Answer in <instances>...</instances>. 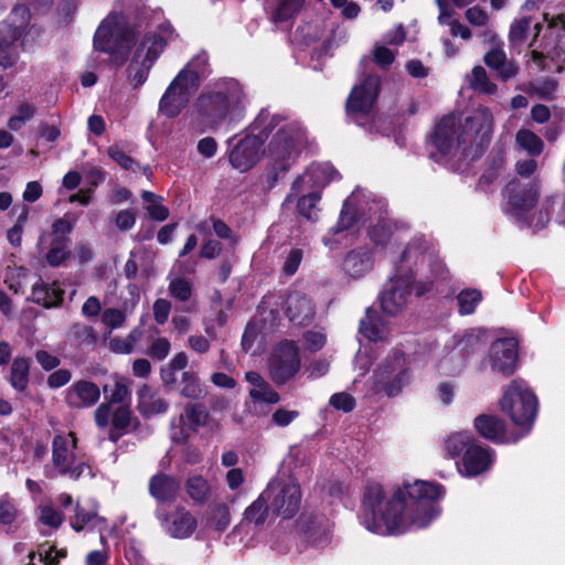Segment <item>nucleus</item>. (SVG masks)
Wrapping results in <instances>:
<instances>
[{
    "label": "nucleus",
    "mask_w": 565,
    "mask_h": 565,
    "mask_svg": "<svg viewBox=\"0 0 565 565\" xmlns=\"http://www.w3.org/2000/svg\"><path fill=\"white\" fill-rule=\"evenodd\" d=\"M493 126V115L487 107H478L460 125L455 116H446L436 125L430 138L436 149L431 156L440 159L461 149L466 157H478L489 145Z\"/></svg>",
    "instance_id": "nucleus-4"
},
{
    "label": "nucleus",
    "mask_w": 565,
    "mask_h": 565,
    "mask_svg": "<svg viewBox=\"0 0 565 565\" xmlns=\"http://www.w3.org/2000/svg\"><path fill=\"white\" fill-rule=\"evenodd\" d=\"M132 414L128 406L122 405L115 409L111 416V426L117 429L129 430L131 425Z\"/></svg>",
    "instance_id": "nucleus-54"
},
{
    "label": "nucleus",
    "mask_w": 565,
    "mask_h": 565,
    "mask_svg": "<svg viewBox=\"0 0 565 565\" xmlns=\"http://www.w3.org/2000/svg\"><path fill=\"white\" fill-rule=\"evenodd\" d=\"M68 252L64 242H57L46 255V260L52 266L61 265L67 257Z\"/></svg>",
    "instance_id": "nucleus-64"
},
{
    "label": "nucleus",
    "mask_w": 565,
    "mask_h": 565,
    "mask_svg": "<svg viewBox=\"0 0 565 565\" xmlns=\"http://www.w3.org/2000/svg\"><path fill=\"white\" fill-rule=\"evenodd\" d=\"M515 141L520 148L531 156H539L544 148L543 140L530 129H520L516 132Z\"/></svg>",
    "instance_id": "nucleus-40"
},
{
    "label": "nucleus",
    "mask_w": 565,
    "mask_h": 565,
    "mask_svg": "<svg viewBox=\"0 0 565 565\" xmlns=\"http://www.w3.org/2000/svg\"><path fill=\"white\" fill-rule=\"evenodd\" d=\"M466 365V355H443L437 367L440 374L455 376L460 374Z\"/></svg>",
    "instance_id": "nucleus-42"
},
{
    "label": "nucleus",
    "mask_w": 565,
    "mask_h": 565,
    "mask_svg": "<svg viewBox=\"0 0 565 565\" xmlns=\"http://www.w3.org/2000/svg\"><path fill=\"white\" fill-rule=\"evenodd\" d=\"M96 518L97 514L95 512L86 511L79 504H77L75 509V516L72 520L71 525L76 532H81Z\"/></svg>",
    "instance_id": "nucleus-59"
},
{
    "label": "nucleus",
    "mask_w": 565,
    "mask_h": 565,
    "mask_svg": "<svg viewBox=\"0 0 565 565\" xmlns=\"http://www.w3.org/2000/svg\"><path fill=\"white\" fill-rule=\"evenodd\" d=\"M539 188L536 181L525 184L519 181L510 182L507 185L505 194L511 209L515 212H523L533 207L537 201Z\"/></svg>",
    "instance_id": "nucleus-17"
},
{
    "label": "nucleus",
    "mask_w": 565,
    "mask_h": 565,
    "mask_svg": "<svg viewBox=\"0 0 565 565\" xmlns=\"http://www.w3.org/2000/svg\"><path fill=\"white\" fill-rule=\"evenodd\" d=\"M300 366L299 355H270L268 360L270 377L278 385L292 379L299 372Z\"/></svg>",
    "instance_id": "nucleus-23"
},
{
    "label": "nucleus",
    "mask_w": 565,
    "mask_h": 565,
    "mask_svg": "<svg viewBox=\"0 0 565 565\" xmlns=\"http://www.w3.org/2000/svg\"><path fill=\"white\" fill-rule=\"evenodd\" d=\"M148 488L150 495L159 503L158 507H162L177 500L181 483L174 476L159 472L150 478Z\"/></svg>",
    "instance_id": "nucleus-19"
},
{
    "label": "nucleus",
    "mask_w": 565,
    "mask_h": 565,
    "mask_svg": "<svg viewBox=\"0 0 565 565\" xmlns=\"http://www.w3.org/2000/svg\"><path fill=\"white\" fill-rule=\"evenodd\" d=\"M477 433L494 444L515 443L519 437L510 438L505 434V423L494 415L481 414L473 420Z\"/></svg>",
    "instance_id": "nucleus-20"
},
{
    "label": "nucleus",
    "mask_w": 565,
    "mask_h": 565,
    "mask_svg": "<svg viewBox=\"0 0 565 565\" xmlns=\"http://www.w3.org/2000/svg\"><path fill=\"white\" fill-rule=\"evenodd\" d=\"M327 343V335L319 330L308 331L303 335L302 345L299 347L294 340H284L279 342L277 353H298L300 350L311 352L320 351Z\"/></svg>",
    "instance_id": "nucleus-27"
},
{
    "label": "nucleus",
    "mask_w": 565,
    "mask_h": 565,
    "mask_svg": "<svg viewBox=\"0 0 565 565\" xmlns=\"http://www.w3.org/2000/svg\"><path fill=\"white\" fill-rule=\"evenodd\" d=\"M329 404L337 411L350 413L354 409L356 403L355 398L351 394L347 392H340L331 395Z\"/></svg>",
    "instance_id": "nucleus-52"
},
{
    "label": "nucleus",
    "mask_w": 565,
    "mask_h": 565,
    "mask_svg": "<svg viewBox=\"0 0 565 565\" xmlns=\"http://www.w3.org/2000/svg\"><path fill=\"white\" fill-rule=\"evenodd\" d=\"M337 177V171L329 163H316L310 166L291 186L292 192H307L321 190Z\"/></svg>",
    "instance_id": "nucleus-14"
},
{
    "label": "nucleus",
    "mask_w": 565,
    "mask_h": 565,
    "mask_svg": "<svg viewBox=\"0 0 565 565\" xmlns=\"http://www.w3.org/2000/svg\"><path fill=\"white\" fill-rule=\"evenodd\" d=\"M520 349V341L515 335L499 338L492 343L495 353H515Z\"/></svg>",
    "instance_id": "nucleus-57"
},
{
    "label": "nucleus",
    "mask_w": 565,
    "mask_h": 565,
    "mask_svg": "<svg viewBox=\"0 0 565 565\" xmlns=\"http://www.w3.org/2000/svg\"><path fill=\"white\" fill-rule=\"evenodd\" d=\"M531 20L529 18H521L513 21L510 28V40L512 42H522L526 38L527 30L530 29Z\"/></svg>",
    "instance_id": "nucleus-60"
},
{
    "label": "nucleus",
    "mask_w": 565,
    "mask_h": 565,
    "mask_svg": "<svg viewBox=\"0 0 565 565\" xmlns=\"http://www.w3.org/2000/svg\"><path fill=\"white\" fill-rule=\"evenodd\" d=\"M126 321V315L122 310L116 308H108L102 313V322L110 331L124 326Z\"/></svg>",
    "instance_id": "nucleus-53"
},
{
    "label": "nucleus",
    "mask_w": 565,
    "mask_h": 565,
    "mask_svg": "<svg viewBox=\"0 0 565 565\" xmlns=\"http://www.w3.org/2000/svg\"><path fill=\"white\" fill-rule=\"evenodd\" d=\"M477 439L471 431L463 430L449 435L445 440V449L451 458H456L460 455L463 456L465 451L477 445Z\"/></svg>",
    "instance_id": "nucleus-33"
},
{
    "label": "nucleus",
    "mask_w": 565,
    "mask_h": 565,
    "mask_svg": "<svg viewBox=\"0 0 565 565\" xmlns=\"http://www.w3.org/2000/svg\"><path fill=\"white\" fill-rule=\"evenodd\" d=\"M156 518L166 533L174 539L190 537L198 526L196 519L183 507H178L171 514L163 507H158Z\"/></svg>",
    "instance_id": "nucleus-13"
},
{
    "label": "nucleus",
    "mask_w": 565,
    "mask_h": 565,
    "mask_svg": "<svg viewBox=\"0 0 565 565\" xmlns=\"http://www.w3.org/2000/svg\"><path fill=\"white\" fill-rule=\"evenodd\" d=\"M456 345L454 349L459 351L480 350L488 341V331L484 329H469L463 333L455 335Z\"/></svg>",
    "instance_id": "nucleus-32"
},
{
    "label": "nucleus",
    "mask_w": 565,
    "mask_h": 565,
    "mask_svg": "<svg viewBox=\"0 0 565 565\" xmlns=\"http://www.w3.org/2000/svg\"><path fill=\"white\" fill-rule=\"evenodd\" d=\"M210 226L213 227L215 234L221 238H230L231 237V228L221 220L210 218L198 225V231L205 232Z\"/></svg>",
    "instance_id": "nucleus-62"
},
{
    "label": "nucleus",
    "mask_w": 565,
    "mask_h": 565,
    "mask_svg": "<svg viewBox=\"0 0 565 565\" xmlns=\"http://www.w3.org/2000/svg\"><path fill=\"white\" fill-rule=\"evenodd\" d=\"M292 194H302L297 203L298 212L310 221H316L318 217V209L317 204L320 201V194L318 191H307V192H292Z\"/></svg>",
    "instance_id": "nucleus-37"
},
{
    "label": "nucleus",
    "mask_w": 565,
    "mask_h": 565,
    "mask_svg": "<svg viewBox=\"0 0 565 565\" xmlns=\"http://www.w3.org/2000/svg\"><path fill=\"white\" fill-rule=\"evenodd\" d=\"M435 2L439 9L438 22L440 24L449 25L452 36L469 40L471 38V31L465 24L452 19L454 11L447 0H435Z\"/></svg>",
    "instance_id": "nucleus-30"
},
{
    "label": "nucleus",
    "mask_w": 565,
    "mask_h": 565,
    "mask_svg": "<svg viewBox=\"0 0 565 565\" xmlns=\"http://www.w3.org/2000/svg\"><path fill=\"white\" fill-rule=\"evenodd\" d=\"M360 332L371 342H381L387 340L390 329L383 318L369 309L365 318L361 320Z\"/></svg>",
    "instance_id": "nucleus-28"
},
{
    "label": "nucleus",
    "mask_w": 565,
    "mask_h": 565,
    "mask_svg": "<svg viewBox=\"0 0 565 565\" xmlns=\"http://www.w3.org/2000/svg\"><path fill=\"white\" fill-rule=\"evenodd\" d=\"M419 264H428L436 279L447 278V269L443 262L435 257L429 243L423 237H415L401 254L399 263L395 264L394 275L381 295V306L386 313H398L412 291L419 296L431 288V282L420 285L414 281L412 266Z\"/></svg>",
    "instance_id": "nucleus-3"
},
{
    "label": "nucleus",
    "mask_w": 565,
    "mask_h": 565,
    "mask_svg": "<svg viewBox=\"0 0 565 565\" xmlns=\"http://www.w3.org/2000/svg\"><path fill=\"white\" fill-rule=\"evenodd\" d=\"M18 518V509L9 499H0V524L11 525Z\"/></svg>",
    "instance_id": "nucleus-58"
},
{
    "label": "nucleus",
    "mask_w": 565,
    "mask_h": 565,
    "mask_svg": "<svg viewBox=\"0 0 565 565\" xmlns=\"http://www.w3.org/2000/svg\"><path fill=\"white\" fill-rule=\"evenodd\" d=\"M286 312L291 322L305 324L311 321L315 315V305L308 296L295 291L286 300Z\"/></svg>",
    "instance_id": "nucleus-24"
},
{
    "label": "nucleus",
    "mask_w": 565,
    "mask_h": 565,
    "mask_svg": "<svg viewBox=\"0 0 565 565\" xmlns=\"http://www.w3.org/2000/svg\"><path fill=\"white\" fill-rule=\"evenodd\" d=\"M457 300L460 315H471L481 300V294L477 289L462 290Z\"/></svg>",
    "instance_id": "nucleus-46"
},
{
    "label": "nucleus",
    "mask_w": 565,
    "mask_h": 565,
    "mask_svg": "<svg viewBox=\"0 0 565 565\" xmlns=\"http://www.w3.org/2000/svg\"><path fill=\"white\" fill-rule=\"evenodd\" d=\"M30 363L23 358H17L11 365L10 384L18 392H23L29 383Z\"/></svg>",
    "instance_id": "nucleus-36"
},
{
    "label": "nucleus",
    "mask_w": 565,
    "mask_h": 565,
    "mask_svg": "<svg viewBox=\"0 0 565 565\" xmlns=\"http://www.w3.org/2000/svg\"><path fill=\"white\" fill-rule=\"evenodd\" d=\"M303 6V0H281L279 7L275 11V20L284 21L298 13Z\"/></svg>",
    "instance_id": "nucleus-50"
},
{
    "label": "nucleus",
    "mask_w": 565,
    "mask_h": 565,
    "mask_svg": "<svg viewBox=\"0 0 565 565\" xmlns=\"http://www.w3.org/2000/svg\"><path fill=\"white\" fill-rule=\"evenodd\" d=\"M36 107L30 102L18 105L15 114L9 117L7 126L11 131L21 130L35 115Z\"/></svg>",
    "instance_id": "nucleus-39"
},
{
    "label": "nucleus",
    "mask_w": 565,
    "mask_h": 565,
    "mask_svg": "<svg viewBox=\"0 0 565 565\" xmlns=\"http://www.w3.org/2000/svg\"><path fill=\"white\" fill-rule=\"evenodd\" d=\"M299 417L298 411H288L285 408H278L274 412L271 416V422L274 425L279 427H286L291 424L295 419Z\"/></svg>",
    "instance_id": "nucleus-63"
},
{
    "label": "nucleus",
    "mask_w": 565,
    "mask_h": 565,
    "mask_svg": "<svg viewBox=\"0 0 565 565\" xmlns=\"http://www.w3.org/2000/svg\"><path fill=\"white\" fill-rule=\"evenodd\" d=\"M380 78L367 76L364 82L355 86L348 98L347 108L350 114L369 113L377 97Z\"/></svg>",
    "instance_id": "nucleus-16"
},
{
    "label": "nucleus",
    "mask_w": 565,
    "mask_h": 565,
    "mask_svg": "<svg viewBox=\"0 0 565 565\" xmlns=\"http://www.w3.org/2000/svg\"><path fill=\"white\" fill-rule=\"evenodd\" d=\"M409 382L408 367L404 355H388L374 374V390L387 396L398 395Z\"/></svg>",
    "instance_id": "nucleus-12"
},
{
    "label": "nucleus",
    "mask_w": 565,
    "mask_h": 565,
    "mask_svg": "<svg viewBox=\"0 0 565 565\" xmlns=\"http://www.w3.org/2000/svg\"><path fill=\"white\" fill-rule=\"evenodd\" d=\"M182 382L183 387L181 390V394L183 396L189 398H199L202 395L203 390L201 388L198 379L193 374L183 371Z\"/></svg>",
    "instance_id": "nucleus-51"
},
{
    "label": "nucleus",
    "mask_w": 565,
    "mask_h": 565,
    "mask_svg": "<svg viewBox=\"0 0 565 565\" xmlns=\"http://www.w3.org/2000/svg\"><path fill=\"white\" fill-rule=\"evenodd\" d=\"M25 278V268L8 266L4 276V282L8 285L9 289L13 290L14 292H18L23 287Z\"/></svg>",
    "instance_id": "nucleus-49"
},
{
    "label": "nucleus",
    "mask_w": 565,
    "mask_h": 565,
    "mask_svg": "<svg viewBox=\"0 0 565 565\" xmlns=\"http://www.w3.org/2000/svg\"><path fill=\"white\" fill-rule=\"evenodd\" d=\"M73 335L75 338V341L78 343V345L82 349L85 350H93L96 342H97V333L96 331L88 326L84 324H76L73 328Z\"/></svg>",
    "instance_id": "nucleus-45"
},
{
    "label": "nucleus",
    "mask_w": 565,
    "mask_h": 565,
    "mask_svg": "<svg viewBox=\"0 0 565 565\" xmlns=\"http://www.w3.org/2000/svg\"><path fill=\"white\" fill-rule=\"evenodd\" d=\"M243 102V92L239 84L230 81L224 88L202 94L196 100L199 111L213 121L221 120L230 111L239 107Z\"/></svg>",
    "instance_id": "nucleus-10"
},
{
    "label": "nucleus",
    "mask_w": 565,
    "mask_h": 565,
    "mask_svg": "<svg viewBox=\"0 0 565 565\" xmlns=\"http://www.w3.org/2000/svg\"><path fill=\"white\" fill-rule=\"evenodd\" d=\"M77 439L74 433L55 435L52 441V462L58 473L72 480L84 476H93L92 468L86 461L76 462L75 450Z\"/></svg>",
    "instance_id": "nucleus-8"
},
{
    "label": "nucleus",
    "mask_w": 565,
    "mask_h": 565,
    "mask_svg": "<svg viewBox=\"0 0 565 565\" xmlns=\"http://www.w3.org/2000/svg\"><path fill=\"white\" fill-rule=\"evenodd\" d=\"M264 339L259 329L254 323H248L242 338V347L244 351H253L254 353L264 351Z\"/></svg>",
    "instance_id": "nucleus-43"
},
{
    "label": "nucleus",
    "mask_w": 565,
    "mask_h": 565,
    "mask_svg": "<svg viewBox=\"0 0 565 565\" xmlns=\"http://www.w3.org/2000/svg\"><path fill=\"white\" fill-rule=\"evenodd\" d=\"M174 38V30L170 23L160 24L157 30L138 36L136 29L122 14L110 13L95 32L94 47L108 54L110 62L116 66L124 65L131 54L128 79L134 88H138L146 83L167 43Z\"/></svg>",
    "instance_id": "nucleus-2"
},
{
    "label": "nucleus",
    "mask_w": 565,
    "mask_h": 565,
    "mask_svg": "<svg viewBox=\"0 0 565 565\" xmlns=\"http://www.w3.org/2000/svg\"><path fill=\"white\" fill-rule=\"evenodd\" d=\"M146 203V211L150 218L162 222L168 218L169 210L162 204V198L150 191L141 194Z\"/></svg>",
    "instance_id": "nucleus-41"
},
{
    "label": "nucleus",
    "mask_w": 565,
    "mask_h": 565,
    "mask_svg": "<svg viewBox=\"0 0 565 565\" xmlns=\"http://www.w3.org/2000/svg\"><path fill=\"white\" fill-rule=\"evenodd\" d=\"M539 402L535 394L523 383L512 382L502 399L501 408L509 413L511 420L527 433L537 414Z\"/></svg>",
    "instance_id": "nucleus-7"
},
{
    "label": "nucleus",
    "mask_w": 565,
    "mask_h": 565,
    "mask_svg": "<svg viewBox=\"0 0 565 565\" xmlns=\"http://www.w3.org/2000/svg\"><path fill=\"white\" fill-rule=\"evenodd\" d=\"M63 295L64 290L60 282L49 284L39 279L32 286L31 299L39 305L50 308L58 306L63 300Z\"/></svg>",
    "instance_id": "nucleus-26"
},
{
    "label": "nucleus",
    "mask_w": 565,
    "mask_h": 565,
    "mask_svg": "<svg viewBox=\"0 0 565 565\" xmlns=\"http://www.w3.org/2000/svg\"><path fill=\"white\" fill-rule=\"evenodd\" d=\"M269 511V503L263 491L259 497L249 507L246 508L244 518L248 523H253L254 525L258 526L265 523Z\"/></svg>",
    "instance_id": "nucleus-35"
},
{
    "label": "nucleus",
    "mask_w": 565,
    "mask_h": 565,
    "mask_svg": "<svg viewBox=\"0 0 565 565\" xmlns=\"http://www.w3.org/2000/svg\"><path fill=\"white\" fill-rule=\"evenodd\" d=\"M443 495L441 486L416 480L404 483L387 501L383 487L371 483L364 489L360 520L379 535L399 534L411 526L424 529L438 514L435 501Z\"/></svg>",
    "instance_id": "nucleus-1"
},
{
    "label": "nucleus",
    "mask_w": 565,
    "mask_h": 565,
    "mask_svg": "<svg viewBox=\"0 0 565 565\" xmlns=\"http://www.w3.org/2000/svg\"><path fill=\"white\" fill-rule=\"evenodd\" d=\"M298 527L311 545L323 547L330 542L331 532L327 520L313 515H301Z\"/></svg>",
    "instance_id": "nucleus-22"
},
{
    "label": "nucleus",
    "mask_w": 565,
    "mask_h": 565,
    "mask_svg": "<svg viewBox=\"0 0 565 565\" xmlns=\"http://www.w3.org/2000/svg\"><path fill=\"white\" fill-rule=\"evenodd\" d=\"M185 491L198 504L207 503L213 495V488L209 480L201 475H194L186 479Z\"/></svg>",
    "instance_id": "nucleus-29"
},
{
    "label": "nucleus",
    "mask_w": 565,
    "mask_h": 565,
    "mask_svg": "<svg viewBox=\"0 0 565 565\" xmlns=\"http://www.w3.org/2000/svg\"><path fill=\"white\" fill-rule=\"evenodd\" d=\"M172 297L185 301L191 297V284L184 278H173L169 285Z\"/></svg>",
    "instance_id": "nucleus-56"
},
{
    "label": "nucleus",
    "mask_w": 565,
    "mask_h": 565,
    "mask_svg": "<svg viewBox=\"0 0 565 565\" xmlns=\"http://www.w3.org/2000/svg\"><path fill=\"white\" fill-rule=\"evenodd\" d=\"M248 394L254 402L277 404L280 401V395L271 388L268 382L258 388H250Z\"/></svg>",
    "instance_id": "nucleus-48"
},
{
    "label": "nucleus",
    "mask_w": 565,
    "mask_h": 565,
    "mask_svg": "<svg viewBox=\"0 0 565 565\" xmlns=\"http://www.w3.org/2000/svg\"><path fill=\"white\" fill-rule=\"evenodd\" d=\"M305 141L303 130L296 125H287L276 132L267 149V156L275 170L270 185L277 180L278 172H286L290 168Z\"/></svg>",
    "instance_id": "nucleus-6"
},
{
    "label": "nucleus",
    "mask_w": 565,
    "mask_h": 565,
    "mask_svg": "<svg viewBox=\"0 0 565 565\" xmlns=\"http://www.w3.org/2000/svg\"><path fill=\"white\" fill-rule=\"evenodd\" d=\"M99 397V387L89 381H77L65 393V402L72 408L90 407L98 402Z\"/></svg>",
    "instance_id": "nucleus-21"
},
{
    "label": "nucleus",
    "mask_w": 565,
    "mask_h": 565,
    "mask_svg": "<svg viewBox=\"0 0 565 565\" xmlns=\"http://www.w3.org/2000/svg\"><path fill=\"white\" fill-rule=\"evenodd\" d=\"M519 355H488L487 363L491 370L501 375H512L520 365Z\"/></svg>",
    "instance_id": "nucleus-38"
},
{
    "label": "nucleus",
    "mask_w": 565,
    "mask_h": 565,
    "mask_svg": "<svg viewBox=\"0 0 565 565\" xmlns=\"http://www.w3.org/2000/svg\"><path fill=\"white\" fill-rule=\"evenodd\" d=\"M108 156L125 170H135L136 161L125 153L119 145H113L107 150Z\"/></svg>",
    "instance_id": "nucleus-55"
},
{
    "label": "nucleus",
    "mask_w": 565,
    "mask_h": 565,
    "mask_svg": "<svg viewBox=\"0 0 565 565\" xmlns=\"http://www.w3.org/2000/svg\"><path fill=\"white\" fill-rule=\"evenodd\" d=\"M39 521L53 529H58L64 521V515L51 504L42 505L40 507Z\"/></svg>",
    "instance_id": "nucleus-47"
},
{
    "label": "nucleus",
    "mask_w": 565,
    "mask_h": 565,
    "mask_svg": "<svg viewBox=\"0 0 565 565\" xmlns=\"http://www.w3.org/2000/svg\"><path fill=\"white\" fill-rule=\"evenodd\" d=\"M260 146L262 142L256 136H248L241 140L231 151L232 166L241 172L249 170L259 160Z\"/></svg>",
    "instance_id": "nucleus-18"
},
{
    "label": "nucleus",
    "mask_w": 565,
    "mask_h": 565,
    "mask_svg": "<svg viewBox=\"0 0 565 565\" xmlns=\"http://www.w3.org/2000/svg\"><path fill=\"white\" fill-rule=\"evenodd\" d=\"M374 258L370 249L359 248L347 255L342 268L347 276L358 279L367 274L373 267Z\"/></svg>",
    "instance_id": "nucleus-25"
},
{
    "label": "nucleus",
    "mask_w": 565,
    "mask_h": 565,
    "mask_svg": "<svg viewBox=\"0 0 565 565\" xmlns=\"http://www.w3.org/2000/svg\"><path fill=\"white\" fill-rule=\"evenodd\" d=\"M391 223L386 220H381L371 231L370 237L376 244H384L386 239L393 234Z\"/></svg>",
    "instance_id": "nucleus-61"
},
{
    "label": "nucleus",
    "mask_w": 565,
    "mask_h": 565,
    "mask_svg": "<svg viewBox=\"0 0 565 565\" xmlns=\"http://www.w3.org/2000/svg\"><path fill=\"white\" fill-rule=\"evenodd\" d=\"M469 84L473 90L483 94H493L495 85L488 78L487 72L482 66H476L469 77Z\"/></svg>",
    "instance_id": "nucleus-44"
},
{
    "label": "nucleus",
    "mask_w": 565,
    "mask_h": 565,
    "mask_svg": "<svg viewBox=\"0 0 565 565\" xmlns=\"http://www.w3.org/2000/svg\"><path fill=\"white\" fill-rule=\"evenodd\" d=\"M207 65L205 54L194 56L172 79L159 102V110L172 118L181 114L199 87L200 76Z\"/></svg>",
    "instance_id": "nucleus-5"
},
{
    "label": "nucleus",
    "mask_w": 565,
    "mask_h": 565,
    "mask_svg": "<svg viewBox=\"0 0 565 565\" xmlns=\"http://www.w3.org/2000/svg\"><path fill=\"white\" fill-rule=\"evenodd\" d=\"M29 24L28 10L14 7L8 19L0 25V66L11 67L18 60L13 43L23 34Z\"/></svg>",
    "instance_id": "nucleus-11"
},
{
    "label": "nucleus",
    "mask_w": 565,
    "mask_h": 565,
    "mask_svg": "<svg viewBox=\"0 0 565 565\" xmlns=\"http://www.w3.org/2000/svg\"><path fill=\"white\" fill-rule=\"evenodd\" d=\"M494 460V451L479 443L469 447L460 461L459 471L466 477H476L490 469Z\"/></svg>",
    "instance_id": "nucleus-15"
},
{
    "label": "nucleus",
    "mask_w": 565,
    "mask_h": 565,
    "mask_svg": "<svg viewBox=\"0 0 565 565\" xmlns=\"http://www.w3.org/2000/svg\"><path fill=\"white\" fill-rule=\"evenodd\" d=\"M209 419V412L203 404H189L184 413L179 417V426L185 425L191 430L204 426Z\"/></svg>",
    "instance_id": "nucleus-34"
},
{
    "label": "nucleus",
    "mask_w": 565,
    "mask_h": 565,
    "mask_svg": "<svg viewBox=\"0 0 565 565\" xmlns=\"http://www.w3.org/2000/svg\"><path fill=\"white\" fill-rule=\"evenodd\" d=\"M273 514L285 520L292 519L300 509L301 490L297 482L277 478L264 490Z\"/></svg>",
    "instance_id": "nucleus-9"
},
{
    "label": "nucleus",
    "mask_w": 565,
    "mask_h": 565,
    "mask_svg": "<svg viewBox=\"0 0 565 565\" xmlns=\"http://www.w3.org/2000/svg\"><path fill=\"white\" fill-rule=\"evenodd\" d=\"M168 403L163 398H153L149 386L143 385L138 392V409L146 416L163 414L168 409Z\"/></svg>",
    "instance_id": "nucleus-31"
}]
</instances>
